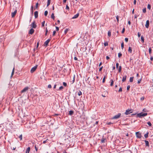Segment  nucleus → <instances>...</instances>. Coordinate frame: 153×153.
I'll return each instance as SVG.
<instances>
[{
	"label": "nucleus",
	"instance_id": "nucleus-1",
	"mask_svg": "<svg viewBox=\"0 0 153 153\" xmlns=\"http://www.w3.org/2000/svg\"><path fill=\"white\" fill-rule=\"evenodd\" d=\"M147 114V113H143L142 112L138 114L137 115L138 117H144L146 116Z\"/></svg>",
	"mask_w": 153,
	"mask_h": 153
},
{
	"label": "nucleus",
	"instance_id": "nucleus-2",
	"mask_svg": "<svg viewBox=\"0 0 153 153\" xmlns=\"http://www.w3.org/2000/svg\"><path fill=\"white\" fill-rule=\"evenodd\" d=\"M135 133L136 136L137 138H140L142 136L141 133H140V132L138 131L136 132Z\"/></svg>",
	"mask_w": 153,
	"mask_h": 153
},
{
	"label": "nucleus",
	"instance_id": "nucleus-3",
	"mask_svg": "<svg viewBox=\"0 0 153 153\" xmlns=\"http://www.w3.org/2000/svg\"><path fill=\"white\" fill-rule=\"evenodd\" d=\"M121 114L119 113L115 115L114 117H113L112 119H118L121 116Z\"/></svg>",
	"mask_w": 153,
	"mask_h": 153
},
{
	"label": "nucleus",
	"instance_id": "nucleus-4",
	"mask_svg": "<svg viewBox=\"0 0 153 153\" xmlns=\"http://www.w3.org/2000/svg\"><path fill=\"white\" fill-rule=\"evenodd\" d=\"M37 67V65H36L33 67L31 69L30 72L31 73H33L34 72Z\"/></svg>",
	"mask_w": 153,
	"mask_h": 153
},
{
	"label": "nucleus",
	"instance_id": "nucleus-5",
	"mask_svg": "<svg viewBox=\"0 0 153 153\" xmlns=\"http://www.w3.org/2000/svg\"><path fill=\"white\" fill-rule=\"evenodd\" d=\"M29 89L28 87H25L21 91V92L22 93H25Z\"/></svg>",
	"mask_w": 153,
	"mask_h": 153
},
{
	"label": "nucleus",
	"instance_id": "nucleus-6",
	"mask_svg": "<svg viewBox=\"0 0 153 153\" xmlns=\"http://www.w3.org/2000/svg\"><path fill=\"white\" fill-rule=\"evenodd\" d=\"M17 11V10L16 9L13 12H12L11 13L12 17L13 18V17H14L15 16L16 14V13Z\"/></svg>",
	"mask_w": 153,
	"mask_h": 153
},
{
	"label": "nucleus",
	"instance_id": "nucleus-7",
	"mask_svg": "<svg viewBox=\"0 0 153 153\" xmlns=\"http://www.w3.org/2000/svg\"><path fill=\"white\" fill-rule=\"evenodd\" d=\"M131 109H128L127 110H126V112H125V114L126 115H128L130 113H131L132 112H131Z\"/></svg>",
	"mask_w": 153,
	"mask_h": 153
},
{
	"label": "nucleus",
	"instance_id": "nucleus-8",
	"mask_svg": "<svg viewBox=\"0 0 153 153\" xmlns=\"http://www.w3.org/2000/svg\"><path fill=\"white\" fill-rule=\"evenodd\" d=\"M149 20H147L146 21V24L145 25L146 27L147 28H148L149 26Z\"/></svg>",
	"mask_w": 153,
	"mask_h": 153
},
{
	"label": "nucleus",
	"instance_id": "nucleus-9",
	"mask_svg": "<svg viewBox=\"0 0 153 153\" xmlns=\"http://www.w3.org/2000/svg\"><path fill=\"white\" fill-rule=\"evenodd\" d=\"M50 39H49L46 40L44 43V44L45 45V46H47L48 44V43L50 41Z\"/></svg>",
	"mask_w": 153,
	"mask_h": 153
},
{
	"label": "nucleus",
	"instance_id": "nucleus-10",
	"mask_svg": "<svg viewBox=\"0 0 153 153\" xmlns=\"http://www.w3.org/2000/svg\"><path fill=\"white\" fill-rule=\"evenodd\" d=\"M34 30L33 29L31 28L29 30V34H32L34 32Z\"/></svg>",
	"mask_w": 153,
	"mask_h": 153
},
{
	"label": "nucleus",
	"instance_id": "nucleus-11",
	"mask_svg": "<svg viewBox=\"0 0 153 153\" xmlns=\"http://www.w3.org/2000/svg\"><path fill=\"white\" fill-rule=\"evenodd\" d=\"M32 27L33 28H35L36 27V25L35 23V22L34 21L32 24Z\"/></svg>",
	"mask_w": 153,
	"mask_h": 153
},
{
	"label": "nucleus",
	"instance_id": "nucleus-12",
	"mask_svg": "<svg viewBox=\"0 0 153 153\" xmlns=\"http://www.w3.org/2000/svg\"><path fill=\"white\" fill-rule=\"evenodd\" d=\"M34 16L35 18L38 17V12L37 11H36L34 12Z\"/></svg>",
	"mask_w": 153,
	"mask_h": 153
},
{
	"label": "nucleus",
	"instance_id": "nucleus-13",
	"mask_svg": "<svg viewBox=\"0 0 153 153\" xmlns=\"http://www.w3.org/2000/svg\"><path fill=\"white\" fill-rule=\"evenodd\" d=\"M79 13H77V14L75 15L72 18V19H74L77 18L79 16Z\"/></svg>",
	"mask_w": 153,
	"mask_h": 153
},
{
	"label": "nucleus",
	"instance_id": "nucleus-14",
	"mask_svg": "<svg viewBox=\"0 0 153 153\" xmlns=\"http://www.w3.org/2000/svg\"><path fill=\"white\" fill-rule=\"evenodd\" d=\"M127 76L126 75H124L123 76L122 79V81L123 82H124L126 80V78Z\"/></svg>",
	"mask_w": 153,
	"mask_h": 153
},
{
	"label": "nucleus",
	"instance_id": "nucleus-15",
	"mask_svg": "<svg viewBox=\"0 0 153 153\" xmlns=\"http://www.w3.org/2000/svg\"><path fill=\"white\" fill-rule=\"evenodd\" d=\"M30 147H28L26 151V153H29L30 150Z\"/></svg>",
	"mask_w": 153,
	"mask_h": 153
},
{
	"label": "nucleus",
	"instance_id": "nucleus-16",
	"mask_svg": "<svg viewBox=\"0 0 153 153\" xmlns=\"http://www.w3.org/2000/svg\"><path fill=\"white\" fill-rule=\"evenodd\" d=\"M145 143L146 144V146H149V142L148 141H147L146 140H145Z\"/></svg>",
	"mask_w": 153,
	"mask_h": 153
},
{
	"label": "nucleus",
	"instance_id": "nucleus-17",
	"mask_svg": "<svg viewBox=\"0 0 153 153\" xmlns=\"http://www.w3.org/2000/svg\"><path fill=\"white\" fill-rule=\"evenodd\" d=\"M133 79H134L133 77H130V79H129L130 82H132L133 81Z\"/></svg>",
	"mask_w": 153,
	"mask_h": 153
},
{
	"label": "nucleus",
	"instance_id": "nucleus-18",
	"mask_svg": "<svg viewBox=\"0 0 153 153\" xmlns=\"http://www.w3.org/2000/svg\"><path fill=\"white\" fill-rule=\"evenodd\" d=\"M73 113H74V111L72 110H70L69 111V114L71 115L73 114Z\"/></svg>",
	"mask_w": 153,
	"mask_h": 153
},
{
	"label": "nucleus",
	"instance_id": "nucleus-19",
	"mask_svg": "<svg viewBox=\"0 0 153 153\" xmlns=\"http://www.w3.org/2000/svg\"><path fill=\"white\" fill-rule=\"evenodd\" d=\"M14 70H15V68H14V67L13 68L12 71V72L11 73V77H12V76L14 74Z\"/></svg>",
	"mask_w": 153,
	"mask_h": 153
},
{
	"label": "nucleus",
	"instance_id": "nucleus-20",
	"mask_svg": "<svg viewBox=\"0 0 153 153\" xmlns=\"http://www.w3.org/2000/svg\"><path fill=\"white\" fill-rule=\"evenodd\" d=\"M51 18L53 19V20H54L55 19V16H54V13H52L51 15Z\"/></svg>",
	"mask_w": 153,
	"mask_h": 153
},
{
	"label": "nucleus",
	"instance_id": "nucleus-21",
	"mask_svg": "<svg viewBox=\"0 0 153 153\" xmlns=\"http://www.w3.org/2000/svg\"><path fill=\"white\" fill-rule=\"evenodd\" d=\"M51 3V0H48L47 6L48 7L50 4Z\"/></svg>",
	"mask_w": 153,
	"mask_h": 153
},
{
	"label": "nucleus",
	"instance_id": "nucleus-22",
	"mask_svg": "<svg viewBox=\"0 0 153 153\" xmlns=\"http://www.w3.org/2000/svg\"><path fill=\"white\" fill-rule=\"evenodd\" d=\"M128 51L131 53H132V49L131 47H129Z\"/></svg>",
	"mask_w": 153,
	"mask_h": 153
},
{
	"label": "nucleus",
	"instance_id": "nucleus-23",
	"mask_svg": "<svg viewBox=\"0 0 153 153\" xmlns=\"http://www.w3.org/2000/svg\"><path fill=\"white\" fill-rule=\"evenodd\" d=\"M105 140H106V139H105V138H102L101 140V142L102 143H104L105 142Z\"/></svg>",
	"mask_w": 153,
	"mask_h": 153
},
{
	"label": "nucleus",
	"instance_id": "nucleus-24",
	"mask_svg": "<svg viewBox=\"0 0 153 153\" xmlns=\"http://www.w3.org/2000/svg\"><path fill=\"white\" fill-rule=\"evenodd\" d=\"M148 132H147V133L146 134H145L144 137H145V138H147L148 137Z\"/></svg>",
	"mask_w": 153,
	"mask_h": 153
},
{
	"label": "nucleus",
	"instance_id": "nucleus-25",
	"mask_svg": "<svg viewBox=\"0 0 153 153\" xmlns=\"http://www.w3.org/2000/svg\"><path fill=\"white\" fill-rule=\"evenodd\" d=\"M141 39L143 42H144V38L143 36H141Z\"/></svg>",
	"mask_w": 153,
	"mask_h": 153
},
{
	"label": "nucleus",
	"instance_id": "nucleus-26",
	"mask_svg": "<svg viewBox=\"0 0 153 153\" xmlns=\"http://www.w3.org/2000/svg\"><path fill=\"white\" fill-rule=\"evenodd\" d=\"M68 30H69L67 28V29H65V30L64 31V33H65V34H66L68 32Z\"/></svg>",
	"mask_w": 153,
	"mask_h": 153
},
{
	"label": "nucleus",
	"instance_id": "nucleus-27",
	"mask_svg": "<svg viewBox=\"0 0 153 153\" xmlns=\"http://www.w3.org/2000/svg\"><path fill=\"white\" fill-rule=\"evenodd\" d=\"M121 47L122 49L123 50L124 48V43H123V42L121 44Z\"/></svg>",
	"mask_w": 153,
	"mask_h": 153
},
{
	"label": "nucleus",
	"instance_id": "nucleus-28",
	"mask_svg": "<svg viewBox=\"0 0 153 153\" xmlns=\"http://www.w3.org/2000/svg\"><path fill=\"white\" fill-rule=\"evenodd\" d=\"M151 8V5L149 4H148L147 6V8L149 10H150Z\"/></svg>",
	"mask_w": 153,
	"mask_h": 153
},
{
	"label": "nucleus",
	"instance_id": "nucleus-29",
	"mask_svg": "<svg viewBox=\"0 0 153 153\" xmlns=\"http://www.w3.org/2000/svg\"><path fill=\"white\" fill-rule=\"evenodd\" d=\"M106 77L105 76H104V77L103 78L102 80V83H104L105 82V79Z\"/></svg>",
	"mask_w": 153,
	"mask_h": 153
},
{
	"label": "nucleus",
	"instance_id": "nucleus-30",
	"mask_svg": "<svg viewBox=\"0 0 153 153\" xmlns=\"http://www.w3.org/2000/svg\"><path fill=\"white\" fill-rule=\"evenodd\" d=\"M48 11H45V13H44L45 16H46L47 15H48Z\"/></svg>",
	"mask_w": 153,
	"mask_h": 153
},
{
	"label": "nucleus",
	"instance_id": "nucleus-31",
	"mask_svg": "<svg viewBox=\"0 0 153 153\" xmlns=\"http://www.w3.org/2000/svg\"><path fill=\"white\" fill-rule=\"evenodd\" d=\"M122 56V54L121 53H119L118 54V56L119 58L120 57Z\"/></svg>",
	"mask_w": 153,
	"mask_h": 153
},
{
	"label": "nucleus",
	"instance_id": "nucleus-32",
	"mask_svg": "<svg viewBox=\"0 0 153 153\" xmlns=\"http://www.w3.org/2000/svg\"><path fill=\"white\" fill-rule=\"evenodd\" d=\"M31 11L32 14H33V7L32 6L31 7Z\"/></svg>",
	"mask_w": 153,
	"mask_h": 153
},
{
	"label": "nucleus",
	"instance_id": "nucleus-33",
	"mask_svg": "<svg viewBox=\"0 0 153 153\" xmlns=\"http://www.w3.org/2000/svg\"><path fill=\"white\" fill-rule=\"evenodd\" d=\"M121 66H120L119 67V69H118V71L119 72H120V71H121Z\"/></svg>",
	"mask_w": 153,
	"mask_h": 153
},
{
	"label": "nucleus",
	"instance_id": "nucleus-34",
	"mask_svg": "<svg viewBox=\"0 0 153 153\" xmlns=\"http://www.w3.org/2000/svg\"><path fill=\"white\" fill-rule=\"evenodd\" d=\"M143 12L144 13L146 12V8H145L143 10Z\"/></svg>",
	"mask_w": 153,
	"mask_h": 153
},
{
	"label": "nucleus",
	"instance_id": "nucleus-35",
	"mask_svg": "<svg viewBox=\"0 0 153 153\" xmlns=\"http://www.w3.org/2000/svg\"><path fill=\"white\" fill-rule=\"evenodd\" d=\"M111 82L110 85L111 86H112L114 83V81L112 80H111Z\"/></svg>",
	"mask_w": 153,
	"mask_h": 153
},
{
	"label": "nucleus",
	"instance_id": "nucleus-36",
	"mask_svg": "<svg viewBox=\"0 0 153 153\" xmlns=\"http://www.w3.org/2000/svg\"><path fill=\"white\" fill-rule=\"evenodd\" d=\"M147 124L150 126H151L152 124L151 122L149 121L147 123Z\"/></svg>",
	"mask_w": 153,
	"mask_h": 153
},
{
	"label": "nucleus",
	"instance_id": "nucleus-37",
	"mask_svg": "<svg viewBox=\"0 0 153 153\" xmlns=\"http://www.w3.org/2000/svg\"><path fill=\"white\" fill-rule=\"evenodd\" d=\"M82 94V92L81 91H79L78 92V95L79 96H80V95H81Z\"/></svg>",
	"mask_w": 153,
	"mask_h": 153
},
{
	"label": "nucleus",
	"instance_id": "nucleus-38",
	"mask_svg": "<svg viewBox=\"0 0 153 153\" xmlns=\"http://www.w3.org/2000/svg\"><path fill=\"white\" fill-rule=\"evenodd\" d=\"M63 88V87L62 86H60L59 89L58 90H61Z\"/></svg>",
	"mask_w": 153,
	"mask_h": 153
},
{
	"label": "nucleus",
	"instance_id": "nucleus-39",
	"mask_svg": "<svg viewBox=\"0 0 153 153\" xmlns=\"http://www.w3.org/2000/svg\"><path fill=\"white\" fill-rule=\"evenodd\" d=\"M149 53L150 54H151L152 53V50L151 48H149Z\"/></svg>",
	"mask_w": 153,
	"mask_h": 153
},
{
	"label": "nucleus",
	"instance_id": "nucleus-40",
	"mask_svg": "<svg viewBox=\"0 0 153 153\" xmlns=\"http://www.w3.org/2000/svg\"><path fill=\"white\" fill-rule=\"evenodd\" d=\"M108 36H111V32L110 31H108Z\"/></svg>",
	"mask_w": 153,
	"mask_h": 153
},
{
	"label": "nucleus",
	"instance_id": "nucleus-41",
	"mask_svg": "<svg viewBox=\"0 0 153 153\" xmlns=\"http://www.w3.org/2000/svg\"><path fill=\"white\" fill-rule=\"evenodd\" d=\"M63 85L64 86H65V87L66 86H67V83H66V82H63Z\"/></svg>",
	"mask_w": 153,
	"mask_h": 153
},
{
	"label": "nucleus",
	"instance_id": "nucleus-42",
	"mask_svg": "<svg viewBox=\"0 0 153 153\" xmlns=\"http://www.w3.org/2000/svg\"><path fill=\"white\" fill-rule=\"evenodd\" d=\"M108 44L107 42H105L104 43V45L105 46H108Z\"/></svg>",
	"mask_w": 153,
	"mask_h": 153
},
{
	"label": "nucleus",
	"instance_id": "nucleus-43",
	"mask_svg": "<svg viewBox=\"0 0 153 153\" xmlns=\"http://www.w3.org/2000/svg\"><path fill=\"white\" fill-rule=\"evenodd\" d=\"M19 138H20V140H22V135L21 134L20 135L19 137Z\"/></svg>",
	"mask_w": 153,
	"mask_h": 153
},
{
	"label": "nucleus",
	"instance_id": "nucleus-44",
	"mask_svg": "<svg viewBox=\"0 0 153 153\" xmlns=\"http://www.w3.org/2000/svg\"><path fill=\"white\" fill-rule=\"evenodd\" d=\"M141 79H142L141 78V79H139V80H138V81H137V83H138V84H139V83L141 81Z\"/></svg>",
	"mask_w": 153,
	"mask_h": 153
},
{
	"label": "nucleus",
	"instance_id": "nucleus-45",
	"mask_svg": "<svg viewBox=\"0 0 153 153\" xmlns=\"http://www.w3.org/2000/svg\"><path fill=\"white\" fill-rule=\"evenodd\" d=\"M48 30H47V28H46V32L45 33V35H47V33L48 32Z\"/></svg>",
	"mask_w": 153,
	"mask_h": 153
},
{
	"label": "nucleus",
	"instance_id": "nucleus-46",
	"mask_svg": "<svg viewBox=\"0 0 153 153\" xmlns=\"http://www.w3.org/2000/svg\"><path fill=\"white\" fill-rule=\"evenodd\" d=\"M119 66V63H117L116 64V68H117Z\"/></svg>",
	"mask_w": 153,
	"mask_h": 153
},
{
	"label": "nucleus",
	"instance_id": "nucleus-47",
	"mask_svg": "<svg viewBox=\"0 0 153 153\" xmlns=\"http://www.w3.org/2000/svg\"><path fill=\"white\" fill-rule=\"evenodd\" d=\"M45 21H44L43 22H42V27H44V24H45Z\"/></svg>",
	"mask_w": 153,
	"mask_h": 153
},
{
	"label": "nucleus",
	"instance_id": "nucleus-48",
	"mask_svg": "<svg viewBox=\"0 0 153 153\" xmlns=\"http://www.w3.org/2000/svg\"><path fill=\"white\" fill-rule=\"evenodd\" d=\"M130 85H128L127 87V90H128L130 88Z\"/></svg>",
	"mask_w": 153,
	"mask_h": 153
},
{
	"label": "nucleus",
	"instance_id": "nucleus-49",
	"mask_svg": "<svg viewBox=\"0 0 153 153\" xmlns=\"http://www.w3.org/2000/svg\"><path fill=\"white\" fill-rule=\"evenodd\" d=\"M125 28H123L122 30V33H123L125 31Z\"/></svg>",
	"mask_w": 153,
	"mask_h": 153
},
{
	"label": "nucleus",
	"instance_id": "nucleus-50",
	"mask_svg": "<svg viewBox=\"0 0 153 153\" xmlns=\"http://www.w3.org/2000/svg\"><path fill=\"white\" fill-rule=\"evenodd\" d=\"M125 40L126 42H127L128 41V39L127 38H126L125 39Z\"/></svg>",
	"mask_w": 153,
	"mask_h": 153
},
{
	"label": "nucleus",
	"instance_id": "nucleus-51",
	"mask_svg": "<svg viewBox=\"0 0 153 153\" xmlns=\"http://www.w3.org/2000/svg\"><path fill=\"white\" fill-rule=\"evenodd\" d=\"M144 97H142L140 98V100L141 101H143L144 100Z\"/></svg>",
	"mask_w": 153,
	"mask_h": 153
},
{
	"label": "nucleus",
	"instance_id": "nucleus-52",
	"mask_svg": "<svg viewBox=\"0 0 153 153\" xmlns=\"http://www.w3.org/2000/svg\"><path fill=\"white\" fill-rule=\"evenodd\" d=\"M56 33V31L55 30L53 32V36H54L55 35Z\"/></svg>",
	"mask_w": 153,
	"mask_h": 153
},
{
	"label": "nucleus",
	"instance_id": "nucleus-53",
	"mask_svg": "<svg viewBox=\"0 0 153 153\" xmlns=\"http://www.w3.org/2000/svg\"><path fill=\"white\" fill-rule=\"evenodd\" d=\"M48 88H51V85L49 84L48 86Z\"/></svg>",
	"mask_w": 153,
	"mask_h": 153
},
{
	"label": "nucleus",
	"instance_id": "nucleus-54",
	"mask_svg": "<svg viewBox=\"0 0 153 153\" xmlns=\"http://www.w3.org/2000/svg\"><path fill=\"white\" fill-rule=\"evenodd\" d=\"M102 68H103V67H102H102H101L99 68V71H102Z\"/></svg>",
	"mask_w": 153,
	"mask_h": 153
},
{
	"label": "nucleus",
	"instance_id": "nucleus-55",
	"mask_svg": "<svg viewBox=\"0 0 153 153\" xmlns=\"http://www.w3.org/2000/svg\"><path fill=\"white\" fill-rule=\"evenodd\" d=\"M119 16H116V19H117V21L118 22H119Z\"/></svg>",
	"mask_w": 153,
	"mask_h": 153
},
{
	"label": "nucleus",
	"instance_id": "nucleus-56",
	"mask_svg": "<svg viewBox=\"0 0 153 153\" xmlns=\"http://www.w3.org/2000/svg\"><path fill=\"white\" fill-rule=\"evenodd\" d=\"M122 88L120 87V88L119 90V92H121L122 91Z\"/></svg>",
	"mask_w": 153,
	"mask_h": 153
},
{
	"label": "nucleus",
	"instance_id": "nucleus-57",
	"mask_svg": "<svg viewBox=\"0 0 153 153\" xmlns=\"http://www.w3.org/2000/svg\"><path fill=\"white\" fill-rule=\"evenodd\" d=\"M38 5V3L37 2L36 4V8H37Z\"/></svg>",
	"mask_w": 153,
	"mask_h": 153
},
{
	"label": "nucleus",
	"instance_id": "nucleus-58",
	"mask_svg": "<svg viewBox=\"0 0 153 153\" xmlns=\"http://www.w3.org/2000/svg\"><path fill=\"white\" fill-rule=\"evenodd\" d=\"M48 140V139H47L46 140L43 141V143H44V144L45 143H46V142H47V141Z\"/></svg>",
	"mask_w": 153,
	"mask_h": 153
},
{
	"label": "nucleus",
	"instance_id": "nucleus-59",
	"mask_svg": "<svg viewBox=\"0 0 153 153\" xmlns=\"http://www.w3.org/2000/svg\"><path fill=\"white\" fill-rule=\"evenodd\" d=\"M56 30L57 31H58L59 30V28L58 27H56Z\"/></svg>",
	"mask_w": 153,
	"mask_h": 153
},
{
	"label": "nucleus",
	"instance_id": "nucleus-60",
	"mask_svg": "<svg viewBox=\"0 0 153 153\" xmlns=\"http://www.w3.org/2000/svg\"><path fill=\"white\" fill-rule=\"evenodd\" d=\"M69 7L68 6V5H66V9L67 10H69Z\"/></svg>",
	"mask_w": 153,
	"mask_h": 153
},
{
	"label": "nucleus",
	"instance_id": "nucleus-61",
	"mask_svg": "<svg viewBox=\"0 0 153 153\" xmlns=\"http://www.w3.org/2000/svg\"><path fill=\"white\" fill-rule=\"evenodd\" d=\"M137 35H138V37H140L141 35L140 33V32H138Z\"/></svg>",
	"mask_w": 153,
	"mask_h": 153
},
{
	"label": "nucleus",
	"instance_id": "nucleus-62",
	"mask_svg": "<svg viewBox=\"0 0 153 153\" xmlns=\"http://www.w3.org/2000/svg\"><path fill=\"white\" fill-rule=\"evenodd\" d=\"M136 3V0H134V4H135Z\"/></svg>",
	"mask_w": 153,
	"mask_h": 153
},
{
	"label": "nucleus",
	"instance_id": "nucleus-63",
	"mask_svg": "<svg viewBox=\"0 0 153 153\" xmlns=\"http://www.w3.org/2000/svg\"><path fill=\"white\" fill-rule=\"evenodd\" d=\"M56 84H55L54 86V87H53V88L54 89H55L56 88Z\"/></svg>",
	"mask_w": 153,
	"mask_h": 153
},
{
	"label": "nucleus",
	"instance_id": "nucleus-64",
	"mask_svg": "<svg viewBox=\"0 0 153 153\" xmlns=\"http://www.w3.org/2000/svg\"><path fill=\"white\" fill-rule=\"evenodd\" d=\"M74 59L75 60H77V58L76 57H74Z\"/></svg>",
	"mask_w": 153,
	"mask_h": 153
}]
</instances>
